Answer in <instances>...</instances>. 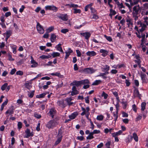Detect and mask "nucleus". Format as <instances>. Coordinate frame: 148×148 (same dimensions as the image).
<instances>
[{"label": "nucleus", "mask_w": 148, "mask_h": 148, "mask_svg": "<svg viewBox=\"0 0 148 148\" xmlns=\"http://www.w3.org/2000/svg\"><path fill=\"white\" fill-rule=\"evenodd\" d=\"M100 52L102 53V55L104 57L106 56L108 53V51L107 50L103 49H101L100 51Z\"/></svg>", "instance_id": "obj_22"}, {"label": "nucleus", "mask_w": 148, "mask_h": 148, "mask_svg": "<svg viewBox=\"0 0 148 148\" xmlns=\"http://www.w3.org/2000/svg\"><path fill=\"white\" fill-rule=\"evenodd\" d=\"M22 123L21 122H18V128L20 130L22 127Z\"/></svg>", "instance_id": "obj_53"}, {"label": "nucleus", "mask_w": 148, "mask_h": 148, "mask_svg": "<svg viewBox=\"0 0 148 148\" xmlns=\"http://www.w3.org/2000/svg\"><path fill=\"white\" fill-rule=\"evenodd\" d=\"M144 20V23H146L147 25H148V21H147L148 19V17L147 16L144 17L143 18Z\"/></svg>", "instance_id": "obj_57"}, {"label": "nucleus", "mask_w": 148, "mask_h": 148, "mask_svg": "<svg viewBox=\"0 0 148 148\" xmlns=\"http://www.w3.org/2000/svg\"><path fill=\"white\" fill-rule=\"evenodd\" d=\"M54 29L53 26H51L47 29V33H49L53 31Z\"/></svg>", "instance_id": "obj_36"}, {"label": "nucleus", "mask_w": 148, "mask_h": 148, "mask_svg": "<svg viewBox=\"0 0 148 148\" xmlns=\"http://www.w3.org/2000/svg\"><path fill=\"white\" fill-rule=\"evenodd\" d=\"M68 32L69 30L67 29H64L61 30V32L64 34H65Z\"/></svg>", "instance_id": "obj_55"}, {"label": "nucleus", "mask_w": 148, "mask_h": 148, "mask_svg": "<svg viewBox=\"0 0 148 148\" xmlns=\"http://www.w3.org/2000/svg\"><path fill=\"white\" fill-rule=\"evenodd\" d=\"M8 85L7 83H5L1 87V89L2 90H4L7 87Z\"/></svg>", "instance_id": "obj_43"}, {"label": "nucleus", "mask_w": 148, "mask_h": 148, "mask_svg": "<svg viewBox=\"0 0 148 148\" xmlns=\"http://www.w3.org/2000/svg\"><path fill=\"white\" fill-rule=\"evenodd\" d=\"M51 55L53 58L55 57H56L60 56V53L57 52H53L52 54Z\"/></svg>", "instance_id": "obj_31"}, {"label": "nucleus", "mask_w": 148, "mask_h": 148, "mask_svg": "<svg viewBox=\"0 0 148 148\" xmlns=\"http://www.w3.org/2000/svg\"><path fill=\"white\" fill-rule=\"evenodd\" d=\"M57 114V111L54 108H52L49 110V112L48 113V115L51 117L52 119H54Z\"/></svg>", "instance_id": "obj_1"}, {"label": "nucleus", "mask_w": 148, "mask_h": 148, "mask_svg": "<svg viewBox=\"0 0 148 148\" xmlns=\"http://www.w3.org/2000/svg\"><path fill=\"white\" fill-rule=\"evenodd\" d=\"M91 132L93 135L94 134H97L99 133L100 132V131L99 130H94Z\"/></svg>", "instance_id": "obj_60"}, {"label": "nucleus", "mask_w": 148, "mask_h": 148, "mask_svg": "<svg viewBox=\"0 0 148 148\" xmlns=\"http://www.w3.org/2000/svg\"><path fill=\"white\" fill-rule=\"evenodd\" d=\"M132 14L138 15L140 10L139 8L136 6H134L133 8Z\"/></svg>", "instance_id": "obj_7"}, {"label": "nucleus", "mask_w": 148, "mask_h": 148, "mask_svg": "<svg viewBox=\"0 0 148 148\" xmlns=\"http://www.w3.org/2000/svg\"><path fill=\"white\" fill-rule=\"evenodd\" d=\"M122 132V131L121 130H119L117 132H116L112 134V136L113 137H115L119 135H120Z\"/></svg>", "instance_id": "obj_24"}, {"label": "nucleus", "mask_w": 148, "mask_h": 148, "mask_svg": "<svg viewBox=\"0 0 148 148\" xmlns=\"http://www.w3.org/2000/svg\"><path fill=\"white\" fill-rule=\"evenodd\" d=\"M81 85H85L88 84L89 83V81L88 79H86L80 81Z\"/></svg>", "instance_id": "obj_29"}, {"label": "nucleus", "mask_w": 148, "mask_h": 148, "mask_svg": "<svg viewBox=\"0 0 148 148\" xmlns=\"http://www.w3.org/2000/svg\"><path fill=\"white\" fill-rule=\"evenodd\" d=\"M86 54L88 56H95L96 55V53L94 51H88L86 53Z\"/></svg>", "instance_id": "obj_16"}, {"label": "nucleus", "mask_w": 148, "mask_h": 148, "mask_svg": "<svg viewBox=\"0 0 148 148\" xmlns=\"http://www.w3.org/2000/svg\"><path fill=\"white\" fill-rule=\"evenodd\" d=\"M34 116L37 119H40L41 117V116L40 115L37 113H35L34 114Z\"/></svg>", "instance_id": "obj_54"}, {"label": "nucleus", "mask_w": 148, "mask_h": 148, "mask_svg": "<svg viewBox=\"0 0 148 148\" xmlns=\"http://www.w3.org/2000/svg\"><path fill=\"white\" fill-rule=\"evenodd\" d=\"M142 118V115L141 114H139L138 115V116L136 118V121H138L140 120Z\"/></svg>", "instance_id": "obj_58"}, {"label": "nucleus", "mask_w": 148, "mask_h": 148, "mask_svg": "<svg viewBox=\"0 0 148 148\" xmlns=\"http://www.w3.org/2000/svg\"><path fill=\"white\" fill-rule=\"evenodd\" d=\"M96 70L91 67L85 68L82 70V71L86 74H91L95 72Z\"/></svg>", "instance_id": "obj_2"}, {"label": "nucleus", "mask_w": 148, "mask_h": 148, "mask_svg": "<svg viewBox=\"0 0 148 148\" xmlns=\"http://www.w3.org/2000/svg\"><path fill=\"white\" fill-rule=\"evenodd\" d=\"M54 120L50 121L47 124V127L49 128H53L54 126V123H53Z\"/></svg>", "instance_id": "obj_13"}, {"label": "nucleus", "mask_w": 148, "mask_h": 148, "mask_svg": "<svg viewBox=\"0 0 148 148\" xmlns=\"http://www.w3.org/2000/svg\"><path fill=\"white\" fill-rule=\"evenodd\" d=\"M122 104H123V108H124V109H125L127 107V103L125 102V101H123L122 102Z\"/></svg>", "instance_id": "obj_59"}, {"label": "nucleus", "mask_w": 148, "mask_h": 148, "mask_svg": "<svg viewBox=\"0 0 148 148\" xmlns=\"http://www.w3.org/2000/svg\"><path fill=\"white\" fill-rule=\"evenodd\" d=\"M92 5V4L90 3L86 5L85 8V11H88V9L90 8L91 10H92V8L91 7V6Z\"/></svg>", "instance_id": "obj_32"}, {"label": "nucleus", "mask_w": 148, "mask_h": 148, "mask_svg": "<svg viewBox=\"0 0 148 148\" xmlns=\"http://www.w3.org/2000/svg\"><path fill=\"white\" fill-rule=\"evenodd\" d=\"M76 52L77 55V56L78 57H80L81 55V53L80 51L78 50L77 49L76 50Z\"/></svg>", "instance_id": "obj_62"}, {"label": "nucleus", "mask_w": 148, "mask_h": 148, "mask_svg": "<svg viewBox=\"0 0 148 148\" xmlns=\"http://www.w3.org/2000/svg\"><path fill=\"white\" fill-rule=\"evenodd\" d=\"M56 36L54 34H51L50 38L51 42H54L56 40Z\"/></svg>", "instance_id": "obj_20"}, {"label": "nucleus", "mask_w": 148, "mask_h": 148, "mask_svg": "<svg viewBox=\"0 0 148 148\" xmlns=\"http://www.w3.org/2000/svg\"><path fill=\"white\" fill-rule=\"evenodd\" d=\"M126 22L127 23V25L128 27H130V25L131 26H132L133 23L132 21V20L130 18H126Z\"/></svg>", "instance_id": "obj_18"}, {"label": "nucleus", "mask_w": 148, "mask_h": 148, "mask_svg": "<svg viewBox=\"0 0 148 148\" xmlns=\"http://www.w3.org/2000/svg\"><path fill=\"white\" fill-rule=\"evenodd\" d=\"M102 96L104 97V98L105 99H106L107 98L108 95L107 94L104 92H103Z\"/></svg>", "instance_id": "obj_51"}, {"label": "nucleus", "mask_w": 148, "mask_h": 148, "mask_svg": "<svg viewBox=\"0 0 148 148\" xmlns=\"http://www.w3.org/2000/svg\"><path fill=\"white\" fill-rule=\"evenodd\" d=\"M73 52V51L70 48H69L68 50L66 51L65 52L66 54V55L65 58V59H67L69 57L70 53Z\"/></svg>", "instance_id": "obj_14"}, {"label": "nucleus", "mask_w": 148, "mask_h": 148, "mask_svg": "<svg viewBox=\"0 0 148 148\" xmlns=\"http://www.w3.org/2000/svg\"><path fill=\"white\" fill-rule=\"evenodd\" d=\"M137 15L133 14V17L134 18L135 20V22L136 23V21L138 20V16H137Z\"/></svg>", "instance_id": "obj_56"}, {"label": "nucleus", "mask_w": 148, "mask_h": 148, "mask_svg": "<svg viewBox=\"0 0 148 148\" xmlns=\"http://www.w3.org/2000/svg\"><path fill=\"white\" fill-rule=\"evenodd\" d=\"M110 67L107 65H106L101 68L102 71H108L110 69Z\"/></svg>", "instance_id": "obj_21"}, {"label": "nucleus", "mask_w": 148, "mask_h": 148, "mask_svg": "<svg viewBox=\"0 0 148 148\" xmlns=\"http://www.w3.org/2000/svg\"><path fill=\"white\" fill-rule=\"evenodd\" d=\"M34 91L33 90L31 92H30L28 94V95L29 97L30 98H32L33 97L34 95Z\"/></svg>", "instance_id": "obj_49"}, {"label": "nucleus", "mask_w": 148, "mask_h": 148, "mask_svg": "<svg viewBox=\"0 0 148 148\" xmlns=\"http://www.w3.org/2000/svg\"><path fill=\"white\" fill-rule=\"evenodd\" d=\"M12 108L11 109H9L6 112L5 114H12L14 113V109L13 108V107L12 106Z\"/></svg>", "instance_id": "obj_28"}, {"label": "nucleus", "mask_w": 148, "mask_h": 148, "mask_svg": "<svg viewBox=\"0 0 148 148\" xmlns=\"http://www.w3.org/2000/svg\"><path fill=\"white\" fill-rule=\"evenodd\" d=\"M47 10H49L56 12L58 10V8L53 5L47 6Z\"/></svg>", "instance_id": "obj_11"}, {"label": "nucleus", "mask_w": 148, "mask_h": 148, "mask_svg": "<svg viewBox=\"0 0 148 148\" xmlns=\"http://www.w3.org/2000/svg\"><path fill=\"white\" fill-rule=\"evenodd\" d=\"M146 104L145 102H143L141 104V110L143 111L145 110V106H146Z\"/></svg>", "instance_id": "obj_37"}, {"label": "nucleus", "mask_w": 148, "mask_h": 148, "mask_svg": "<svg viewBox=\"0 0 148 148\" xmlns=\"http://www.w3.org/2000/svg\"><path fill=\"white\" fill-rule=\"evenodd\" d=\"M46 95V94L45 93H44L40 95H37L36 96V97L37 98H43Z\"/></svg>", "instance_id": "obj_42"}, {"label": "nucleus", "mask_w": 148, "mask_h": 148, "mask_svg": "<svg viewBox=\"0 0 148 148\" xmlns=\"http://www.w3.org/2000/svg\"><path fill=\"white\" fill-rule=\"evenodd\" d=\"M86 113L85 114H86V116L87 118L88 117V116L90 114V113L89 112V111L90 110V108L89 107H87L86 108Z\"/></svg>", "instance_id": "obj_40"}, {"label": "nucleus", "mask_w": 148, "mask_h": 148, "mask_svg": "<svg viewBox=\"0 0 148 148\" xmlns=\"http://www.w3.org/2000/svg\"><path fill=\"white\" fill-rule=\"evenodd\" d=\"M8 60L10 61H14V59L12 58V56L10 54H8Z\"/></svg>", "instance_id": "obj_63"}, {"label": "nucleus", "mask_w": 148, "mask_h": 148, "mask_svg": "<svg viewBox=\"0 0 148 148\" xmlns=\"http://www.w3.org/2000/svg\"><path fill=\"white\" fill-rule=\"evenodd\" d=\"M81 109L83 112L81 113V115L82 116H83L86 113V110L83 107H81Z\"/></svg>", "instance_id": "obj_45"}, {"label": "nucleus", "mask_w": 148, "mask_h": 148, "mask_svg": "<svg viewBox=\"0 0 148 148\" xmlns=\"http://www.w3.org/2000/svg\"><path fill=\"white\" fill-rule=\"evenodd\" d=\"M146 76L145 74L141 73L140 74L141 79L143 81V82L147 83L148 82V80L146 77Z\"/></svg>", "instance_id": "obj_10"}, {"label": "nucleus", "mask_w": 148, "mask_h": 148, "mask_svg": "<svg viewBox=\"0 0 148 148\" xmlns=\"http://www.w3.org/2000/svg\"><path fill=\"white\" fill-rule=\"evenodd\" d=\"M141 2L143 3L147 2L143 4V7L145 9H148V0H141Z\"/></svg>", "instance_id": "obj_19"}, {"label": "nucleus", "mask_w": 148, "mask_h": 148, "mask_svg": "<svg viewBox=\"0 0 148 148\" xmlns=\"http://www.w3.org/2000/svg\"><path fill=\"white\" fill-rule=\"evenodd\" d=\"M94 138L93 134L91 132L89 133L88 136L86 137V139H87L90 140Z\"/></svg>", "instance_id": "obj_38"}, {"label": "nucleus", "mask_w": 148, "mask_h": 148, "mask_svg": "<svg viewBox=\"0 0 148 148\" xmlns=\"http://www.w3.org/2000/svg\"><path fill=\"white\" fill-rule=\"evenodd\" d=\"M74 10V13L75 14L76 13H81V11L80 9H77L76 8H74L73 9Z\"/></svg>", "instance_id": "obj_50"}, {"label": "nucleus", "mask_w": 148, "mask_h": 148, "mask_svg": "<svg viewBox=\"0 0 148 148\" xmlns=\"http://www.w3.org/2000/svg\"><path fill=\"white\" fill-rule=\"evenodd\" d=\"M61 44H59L58 45L56 46L55 48L58 51L62 52L63 53H64V52L61 46Z\"/></svg>", "instance_id": "obj_17"}, {"label": "nucleus", "mask_w": 148, "mask_h": 148, "mask_svg": "<svg viewBox=\"0 0 148 148\" xmlns=\"http://www.w3.org/2000/svg\"><path fill=\"white\" fill-rule=\"evenodd\" d=\"M103 119V115H100L97 116V119L99 121H102Z\"/></svg>", "instance_id": "obj_47"}, {"label": "nucleus", "mask_w": 148, "mask_h": 148, "mask_svg": "<svg viewBox=\"0 0 148 148\" xmlns=\"http://www.w3.org/2000/svg\"><path fill=\"white\" fill-rule=\"evenodd\" d=\"M16 71V69L14 68L13 69H12V70L11 71L10 73V74L12 75H13Z\"/></svg>", "instance_id": "obj_64"}, {"label": "nucleus", "mask_w": 148, "mask_h": 148, "mask_svg": "<svg viewBox=\"0 0 148 148\" xmlns=\"http://www.w3.org/2000/svg\"><path fill=\"white\" fill-rule=\"evenodd\" d=\"M77 113H74L71 114V115L69 116V118L71 120L74 119L77 115Z\"/></svg>", "instance_id": "obj_25"}, {"label": "nucleus", "mask_w": 148, "mask_h": 148, "mask_svg": "<svg viewBox=\"0 0 148 148\" xmlns=\"http://www.w3.org/2000/svg\"><path fill=\"white\" fill-rule=\"evenodd\" d=\"M25 86L27 88L29 89H30L32 88L31 83H26Z\"/></svg>", "instance_id": "obj_46"}, {"label": "nucleus", "mask_w": 148, "mask_h": 148, "mask_svg": "<svg viewBox=\"0 0 148 148\" xmlns=\"http://www.w3.org/2000/svg\"><path fill=\"white\" fill-rule=\"evenodd\" d=\"M135 89L134 91L133 96L134 97H138L140 99L141 95L139 94V91L138 88L135 87Z\"/></svg>", "instance_id": "obj_5"}, {"label": "nucleus", "mask_w": 148, "mask_h": 148, "mask_svg": "<svg viewBox=\"0 0 148 148\" xmlns=\"http://www.w3.org/2000/svg\"><path fill=\"white\" fill-rule=\"evenodd\" d=\"M26 134L25 138H28L30 136H32L34 135L33 132H31L30 130L28 128L26 129L25 132Z\"/></svg>", "instance_id": "obj_4"}, {"label": "nucleus", "mask_w": 148, "mask_h": 148, "mask_svg": "<svg viewBox=\"0 0 148 148\" xmlns=\"http://www.w3.org/2000/svg\"><path fill=\"white\" fill-rule=\"evenodd\" d=\"M104 36L108 41L111 42L112 41V39L110 36H108L106 35H104Z\"/></svg>", "instance_id": "obj_48"}, {"label": "nucleus", "mask_w": 148, "mask_h": 148, "mask_svg": "<svg viewBox=\"0 0 148 148\" xmlns=\"http://www.w3.org/2000/svg\"><path fill=\"white\" fill-rule=\"evenodd\" d=\"M133 138L136 142H138V137L137 134L135 133H134L133 134Z\"/></svg>", "instance_id": "obj_39"}, {"label": "nucleus", "mask_w": 148, "mask_h": 148, "mask_svg": "<svg viewBox=\"0 0 148 148\" xmlns=\"http://www.w3.org/2000/svg\"><path fill=\"white\" fill-rule=\"evenodd\" d=\"M37 29L39 33L43 34L44 32V30L39 23L37 22L36 25Z\"/></svg>", "instance_id": "obj_3"}, {"label": "nucleus", "mask_w": 148, "mask_h": 148, "mask_svg": "<svg viewBox=\"0 0 148 148\" xmlns=\"http://www.w3.org/2000/svg\"><path fill=\"white\" fill-rule=\"evenodd\" d=\"M6 36L8 37H10L12 34V32L10 30L7 31L6 33Z\"/></svg>", "instance_id": "obj_44"}, {"label": "nucleus", "mask_w": 148, "mask_h": 148, "mask_svg": "<svg viewBox=\"0 0 148 148\" xmlns=\"http://www.w3.org/2000/svg\"><path fill=\"white\" fill-rule=\"evenodd\" d=\"M110 16H112V15H115L116 14V12L115 10H113L111 9L110 10Z\"/></svg>", "instance_id": "obj_41"}, {"label": "nucleus", "mask_w": 148, "mask_h": 148, "mask_svg": "<svg viewBox=\"0 0 148 148\" xmlns=\"http://www.w3.org/2000/svg\"><path fill=\"white\" fill-rule=\"evenodd\" d=\"M105 74L104 73H100L99 75H97V76L102 77L103 78L105 79L107 78V77L106 76Z\"/></svg>", "instance_id": "obj_30"}, {"label": "nucleus", "mask_w": 148, "mask_h": 148, "mask_svg": "<svg viewBox=\"0 0 148 148\" xmlns=\"http://www.w3.org/2000/svg\"><path fill=\"white\" fill-rule=\"evenodd\" d=\"M118 111H116V113H115L114 112L113 113V114H114L113 115H114V119H115V121H116V120L118 118Z\"/></svg>", "instance_id": "obj_52"}, {"label": "nucleus", "mask_w": 148, "mask_h": 148, "mask_svg": "<svg viewBox=\"0 0 148 148\" xmlns=\"http://www.w3.org/2000/svg\"><path fill=\"white\" fill-rule=\"evenodd\" d=\"M16 74L17 75H22L23 74V72L21 71H19L16 72Z\"/></svg>", "instance_id": "obj_61"}, {"label": "nucleus", "mask_w": 148, "mask_h": 148, "mask_svg": "<svg viewBox=\"0 0 148 148\" xmlns=\"http://www.w3.org/2000/svg\"><path fill=\"white\" fill-rule=\"evenodd\" d=\"M72 100V99L71 97L67 98L66 99V101L67 102L69 106H71L73 104V102H71Z\"/></svg>", "instance_id": "obj_26"}, {"label": "nucleus", "mask_w": 148, "mask_h": 148, "mask_svg": "<svg viewBox=\"0 0 148 148\" xmlns=\"http://www.w3.org/2000/svg\"><path fill=\"white\" fill-rule=\"evenodd\" d=\"M80 34L84 37L86 39L88 40L90 37L91 35V34L89 32L81 33H80Z\"/></svg>", "instance_id": "obj_6"}, {"label": "nucleus", "mask_w": 148, "mask_h": 148, "mask_svg": "<svg viewBox=\"0 0 148 148\" xmlns=\"http://www.w3.org/2000/svg\"><path fill=\"white\" fill-rule=\"evenodd\" d=\"M51 75L53 76H57L58 77L61 78L63 77V75H61L60 73L58 72H56V73H51Z\"/></svg>", "instance_id": "obj_27"}, {"label": "nucleus", "mask_w": 148, "mask_h": 148, "mask_svg": "<svg viewBox=\"0 0 148 148\" xmlns=\"http://www.w3.org/2000/svg\"><path fill=\"white\" fill-rule=\"evenodd\" d=\"M72 91L71 93V95L73 96L75 95L79 94V92L77 89L76 87L75 86H73L72 89Z\"/></svg>", "instance_id": "obj_9"}, {"label": "nucleus", "mask_w": 148, "mask_h": 148, "mask_svg": "<svg viewBox=\"0 0 148 148\" xmlns=\"http://www.w3.org/2000/svg\"><path fill=\"white\" fill-rule=\"evenodd\" d=\"M66 6H69L70 8H76L78 7V5L76 4H73L71 3L70 4H66Z\"/></svg>", "instance_id": "obj_33"}, {"label": "nucleus", "mask_w": 148, "mask_h": 148, "mask_svg": "<svg viewBox=\"0 0 148 148\" xmlns=\"http://www.w3.org/2000/svg\"><path fill=\"white\" fill-rule=\"evenodd\" d=\"M58 136V138L55 143V145H56L58 144L61 141L62 139V136L61 133L59 132Z\"/></svg>", "instance_id": "obj_12"}, {"label": "nucleus", "mask_w": 148, "mask_h": 148, "mask_svg": "<svg viewBox=\"0 0 148 148\" xmlns=\"http://www.w3.org/2000/svg\"><path fill=\"white\" fill-rule=\"evenodd\" d=\"M57 103L58 105L63 108H64L65 106V104H64V101L63 99L58 100Z\"/></svg>", "instance_id": "obj_8"}, {"label": "nucleus", "mask_w": 148, "mask_h": 148, "mask_svg": "<svg viewBox=\"0 0 148 148\" xmlns=\"http://www.w3.org/2000/svg\"><path fill=\"white\" fill-rule=\"evenodd\" d=\"M71 84L73 86H76L77 87L80 86L81 85L80 81H78L76 80L74 81L71 83Z\"/></svg>", "instance_id": "obj_15"}, {"label": "nucleus", "mask_w": 148, "mask_h": 148, "mask_svg": "<svg viewBox=\"0 0 148 148\" xmlns=\"http://www.w3.org/2000/svg\"><path fill=\"white\" fill-rule=\"evenodd\" d=\"M112 93L116 97L117 101L119 102V99L117 92L116 91L112 92Z\"/></svg>", "instance_id": "obj_34"}, {"label": "nucleus", "mask_w": 148, "mask_h": 148, "mask_svg": "<svg viewBox=\"0 0 148 148\" xmlns=\"http://www.w3.org/2000/svg\"><path fill=\"white\" fill-rule=\"evenodd\" d=\"M101 82V80H96L92 84V85H97L99 84Z\"/></svg>", "instance_id": "obj_35"}, {"label": "nucleus", "mask_w": 148, "mask_h": 148, "mask_svg": "<svg viewBox=\"0 0 148 148\" xmlns=\"http://www.w3.org/2000/svg\"><path fill=\"white\" fill-rule=\"evenodd\" d=\"M59 18L64 21H66L68 19L67 16L66 14L62 15L59 17Z\"/></svg>", "instance_id": "obj_23"}]
</instances>
